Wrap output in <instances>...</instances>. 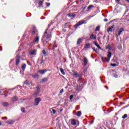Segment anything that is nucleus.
<instances>
[{
    "instance_id": "4c0bfd02",
    "label": "nucleus",
    "mask_w": 129,
    "mask_h": 129,
    "mask_svg": "<svg viewBox=\"0 0 129 129\" xmlns=\"http://www.w3.org/2000/svg\"><path fill=\"white\" fill-rule=\"evenodd\" d=\"M127 117V114H125L122 116V118H126Z\"/></svg>"
},
{
    "instance_id": "a211bd4d",
    "label": "nucleus",
    "mask_w": 129,
    "mask_h": 129,
    "mask_svg": "<svg viewBox=\"0 0 129 129\" xmlns=\"http://www.w3.org/2000/svg\"><path fill=\"white\" fill-rule=\"evenodd\" d=\"M85 49H90V43L86 44L84 46Z\"/></svg>"
},
{
    "instance_id": "b1692460",
    "label": "nucleus",
    "mask_w": 129,
    "mask_h": 129,
    "mask_svg": "<svg viewBox=\"0 0 129 129\" xmlns=\"http://www.w3.org/2000/svg\"><path fill=\"white\" fill-rule=\"evenodd\" d=\"M18 100V97L15 96L12 98V101H17Z\"/></svg>"
},
{
    "instance_id": "de8ad7c7",
    "label": "nucleus",
    "mask_w": 129,
    "mask_h": 129,
    "mask_svg": "<svg viewBox=\"0 0 129 129\" xmlns=\"http://www.w3.org/2000/svg\"><path fill=\"white\" fill-rule=\"evenodd\" d=\"M107 21H108V20H107V19H106V18H105V19H104V22H107Z\"/></svg>"
},
{
    "instance_id": "603ef678",
    "label": "nucleus",
    "mask_w": 129,
    "mask_h": 129,
    "mask_svg": "<svg viewBox=\"0 0 129 129\" xmlns=\"http://www.w3.org/2000/svg\"><path fill=\"white\" fill-rule=\"evenodd\" d=\"M95 52H96V53H97V52H98V50L97 49H96V50H95Z\"/></svg>"
},
{
    "instance_id": "8fccbe9b",
    "label": "nucleus",
    "mask_w": 129,
    "mask_h": 129,
    "mask_svg": "<svg viewBox=\"0 0 129 129\" xmlns=\"http://www.w3.org/2000/svg\"><path fill=\"white\" fill-rule=\"evenodd\" d=\"M118 48L119 50H121V47L120 46H118Z\"/></svg>"
},
{
    "instance_id": "49530a36",
    "label": "nucleus",
    "mask_w": 129,
    "mask_h": 129,
    "mask_svg": "<svg viewBox=\"0 0 129 129\" xmlns=\"http://www.w3.org/2000/svg\"><path fill=\"white\" fill-rule=\"evenodd\" d=\"M43 62H44V60L42 59L40 62V64H43Z\"/></svg>"
},
{
    "instance_id": "9b49d317",
    "label": "nucleus",
    "mask_w": 129,
    "mask_h": 129,
    "mask_svg": "<svg viewBox=\"0 0 129 129\" xmlns=\"http://www.w3.org/2000/svg\"><path fill=\"white\" fill-rule=\"evenodd\" d=\"M114 28V25H112V26H110L107 30V32L108 33H109L110 32L111 33H112V29Z\"/></svg>"
},
{
    "instance_id": "473e14b6",
    "label": "nucleus",
    "mask_w": 129,
    "mask_h": 129,
    "mask_svg": "<svg viewBox=\"0 0 129 129\" xmlns=\"http://www.w3.org/2000/svg\"><path fill=\"white\" fill-rule=\"evenodd\" d=\"M24 84H25L26 85H30V83H29V81H25L24 82Z\"/></svg>"
},
{
    "instance_id": "a878e982",
    "label": "nucleus",
    "mask_w": 129,
    "mask_h": 129,
    "mask_svg": "<svg viewBox=\"0 0 129 129\" xmlns=\"http://www.w3.org/2000/svg\"><path fill=\"white\" fill-rule=\"evenodd\" d=\"M60 71L61 72V73L62 74V75H65V72H64V70H63V69H60Z\"/></svg>"
},
{
    "instance_id": "dca6fc26",
    "label": "nucleus",
    "mask_w": 129,
    "mask_h": 129,
    "mask_svg": "<svg viewBox=\"0 0 129 129\" xmlns=\"http://www.w3.org/2000/svg\"><path fill=\"white\" fill-rule=\"evenodd\" d=\"M90 40H95L96 36H94V34H92L90 36Z\"/></svg>"
},
{
    "instance_id": "864d4df0",
    "label": "nucleus",
    "mask_w": 129,
    "mask_h": 129,
    "mask_svg": "<svg viewBox=\"0 0 129 129\" xmlns=\"http://www.w3.org/2000/svg\"><path fill=\"white\" fill-rule=\"evenodd\" d=\"M116 3H119L120 0H116Z\"/></svg>"
},
{
    "instance_id": "c85d7f7f",
    "label": "nucleus",
    "mask_w": 129,
    "mask_h": 129,
    "mask_svg": "<svg viewBox=\"0 0 129 129\" xmlns=\"http://www.w3.org/2000/svg\"><path fill=\"white\" fill-rule=\"evenodd\" d=\"M75 89L77 91H79V86L78 85L75 86Z\"/></svg>"
},
{
    "instance_id": "e433bc0d",
    "label": "nucleus",
    "mask_w": 129,
    "mask_h": 129,
    "mask_svg": "<svg viewBox=\"0 0 129 129\" xmlns=\"http://www.w3.org/2000/svg\"><path fill=\"white\" fill-rule=\"evenodd\" d=\"M36 32H37V30L35 29L32 32V35H35L36 34Z\"/></svg>"
},
{
    "instance_id": "6e6d98bb",
    "label": "nucleus",
    "mask_w": 129,
    "mask_h": 129,
    "mask_svg": "<svg viewBox=\"0 0 129 129\" xmlns=\"http://www.w3.org/2000/svg\"><path fill=\"white\" fill-rule=\"evenodd\" d=\"M125 1H126V2H127V3H129V0H125Z\"/></svg>"
},
{
    "instance_id": "0e129e2a",
    "label": "nucleus",
    "mask_w": 129,
    "mask_h": 129,
    "mask_svg": "<svg viewBox=\"0 0 129 129\" xmlns=\"http://www.w3.org/2000/svg\"><path fill=\"white\" fill-rule=\"evenodd\" d=\"M82 1H83V0H80V2H82Z\"/></svg>"
},
{
    "instance_id": "1a4fd4ad",
    "label": "nucleus",
    "mask_w": 129,
    "mask_h": 129,
    "mask_svg": "<svg viewBox=\"0 0 129 129\" xmlns=\"http://www.w3.org/2000/svg\"><path fill=\"white\" fill-rule=\"evenodd\" d=\"M83 62L84 63V66H86L87 63H88V59H87V58L84 57L83 59Z\"/></svg>"
},
{
    "instance_id": "4be33fe9",
    "label": "nucleus",
    "mask_w": 129,
    "mask_h": 129,
    "mask_svg": "<svg viewBox=\"0 0 129 129\" xmlns=\"http://www.w3.org/2000/svg\"><path fill=\"white\" fill-rule=\"evenodd\" d=\"M50 112L53 113V114H55V113H56V110L53 109V108H51L50 109Z\"/></svg>"
},
{
    "instance_id": "f704fd0d",
    "label": "nucleus",
    "mask_w": 129,
    "mask_h": 129,
    "mask_svg": "<svg viewBox=\"0 0 129 129\" xmlns=\"http://www.w3.org/2000/svg\"><path fill=\"white\" fill-rule=\"evenodd\" d=\"M36 92H40V87L37 86L36 87Z\"/></svg>"
},
{
    "instance_id": "f257e3e1",
    "label": "nucleus",
    "mask_w": 129,
    "mask_h": 129,
    "mask_svg": "<svg viewBox=\"0 0 129 129\" xmlns=\"http://www.w3.org/2000/svg\"><path fill=\"white\" fill-rule=\"evenodd\" d=\"M44 36L43 39H44L45 42L48 43L49 41H51V38H52V35L51 34V31L47 29L46 30L45 32L44 33Z\"/></svg>"
},
{
    "instance_id": "a19ab883",
    "label": "nucleus",
    "mask_w": 129,
    "mask_h": 129,
    "mask_svg": "<svg viewBox=\"0 0 129 129\" xmlns=\"http://www.w3.org/2000/svg\"><path fill=\"white\" fill-rule=\"evenodd\" d=\"M96 46V47H97V48H98V49H101V48L100 47V46H99V44H97Z\"/></svg>"
},
{
    "instance_id": "cd10ccee",
    "label": "nucleus",
    "mask_w": 129,
    "mask_h": 129,
    "mask_svg": "<svg viewBox=\"0 0 129 129\" xmlns=\"http://www.w3.org/2000/svg\"><path fill=\"white\" fill-rule=\"evenodd\" d=\"M81 80H82V77H81V76H80L78 80V82L81 83Z\"/></svg>"
},
{
    "instance_id": "7ed1b4c3",
    "label": "nucleus",
    "mask_w": 129,
    "mask_h": 129,
    "mask_svg": "<svg viewBox=\"0 0 129 129\" xmlns=\"http://www.w3.org/2000/svg\"><path fill=\"white\" fill-rule=\"evenodd\" d=\"M83 24H86V21L85 20L79 21L78 23L74 26V28L76 30L79 27V26H81V25H83Z\"/></svg>"
},
{
    "instance_id": "bf43d9fd",
    "label": "nucleus",
    "mask_w": 129,
    "mask_h": 129,
    "mask_svg": "<svg viewBox=\"0 0 129 129\" xmlns=\"http://www.w3.org/2000/svg\"><path fill=\"white\" fill-rule=\"evenodd\" d=\"M2 119H5V117H2Z\"/></svg>"
},
{
    "instance_id": "4d7b16f0",
    "label": "nucleus",
    "mask_w": 129,
    "mask_h": 129,
    "mask_svg": "<svg viewBox=\"0 0 129 129\" xmlns=\"http://www.w3.org/2000/svg\"><path fill=\"white\" fill-rule=\"evenodd\" d=\"M4 118H5L6 119H8V117H5Z\"/></svg>"
},
{
    "instance_id": "2eb2a0df",
    "label": "nucleus",
    "mask_w": 129,
    "mask_h": 129,
    "mask_svg": "<svg viewBox=\"0 0 129 129\" xmlns=\"http://www.w3.org/2000/svg\"><path fill=\"white\" fill-rule=\"evenodd\" d=\"M48 81V78H43L42 80L40 81V83H44Z\"/></svg>"
},
{
    "instance_id": "2f4dec72",
    "label": "nucleus",
    "mask_w": 129,
    "mask_h": 129,
    "mask_svg": "<svg viewBox=\"0 0 129 129\" xmlns=\"http://www.w3.org/2000/svg\"><path fill=\"white\" fill-rule=\"evenodd\" d=\"M33 78H39V75L36 74L33 76Z\"/></svg>"
},
{
    "instance_id": "72a5a7b5",
    "label": "nucleus",
    "mask_w": 129,
    "mask_h": 129,
    "mask_svg": "<svg viewBox=\"0 0 129 129\" xmlns=\"http://www.w3.org/2000/svg\"><path fill=\"white\" fill-rule=\"evenodd\" d=\"M99 30H100V27L97 26L95 31L97 32L98 31H99Z\"/></svg>"
},
{
    "instance_id": "5fc2aeb1",
    "label": "nucleus",
    "mask_w": 129,
    "mask_h": 129,
    "mask_svg": "<svg viewBox=\"0 0 129 129\" xmlns=\"http://www.w3.org/2000/svg\"><path fill=\"white\" fill-rule=\"evenodd\" d=\"M67 23H66L65 24H64V26L66 27V28H67Z\"/></svg>"
},
{
    "instance_id": "13d9d810",
    "label": "nucleus",
    "mask_w": 129,
    "mask_h": 129,
    "mask_svg": "<svg viewBox=\"0 0 129 129\" xmlns=\"http://www.w3.org/2000/svg\"><path fill=\"white\" fill-rule=\"evenodd\" d=\"M2 125V122L0 121V126Z\"/></svg>"
},
{
    "instance_id": "c756f323",
    "label": "nucleus",
    "mask_w": 129,
    "mask_h": 129,
    "mask_svg": "<svg viewBox=\"0 0 129 129\" xmlns=\"http://www.w3.org/2000/svg\"><path fill=\"white\" fill-rule=\"evenodd\" d=\"M34 42H39V37L38 36H37L35 38Z\"/></svg>"
},
{
    "instance_id": "393cba45",
    "label": "nucleus",
    "mask_w": 129,
    "mask_h": 129,
    "mask_svg": "<svg viewBox=\"0 0 129 129\" xmlns=\"http://www.w3.org/2000/svg\"><path fill=\"white\" fill-rule=\"evenodd\" d=\"M44 3V1H39L38 7H42L43 6V4Z\"/></svg>"
},
{
    "instance_id": "0eeeda50",
    "label": "nucleus",
    "mask_w": 129,
    "mask_h": 129,
    "mask_svg": "<svg viewBox=\"0 0 129 129\" xmlns=\"http://www.w3.org/2000/svg\"><path fill=\"white\" fill-rule=\"evenodd\" d=\"M122 32H124V28H120L118 30V33H117V35L116 36V37H118V36H120V35H121V33H122Z\"/></svg>"
},
{
    "instance_id": "c03bdc74",
    "label": "nucleus",
    "mask_w": 129,
    "mask_h": 129,
    "mask_svg": "<svg viewBox=\"0 0 129 129\" xmlns=\"http://www.w3.org/2000/svg\"><path fill=\"white\" fill-rule=\"evenodd\" d=\"M42 53H43V54H46V51H45V50H43Z\"/></svg>"
},
{
    "instance_id": "9d476101",
    "label": "nucleus",
    "mask_w": 129,
    "mask_h": 129,
    "mask_svg": "<svg viewBox=\"0 0 129 129\" xmlns=\"http://www.w3.org/2000/svg\"><path fill=\"white\" fill-rule=\"evenodd\" d=\"M73 76L74 77H76L77 78L80 77V75L78 73H76L75 71H73Z\"/></svg>"
},
{
    "instance_id": "ea45409f",
    "label": "nucleus",
    "mask_w": 129,
    "mask_h": 129,
    "mask_svg": "<svg viewBox=\"0 0 129 129\" xmlns=\"http://www.w3.org/2000/svg\"><path fill=\"white\" fill-rule=\"evenodd\" d=\"M111 66H112L113 67H115V66H116V64H115V63H111Z\"/></svg>"
},
{
    "instance_id": "f3484780",
    "label": "nucleus",
    "mask_w": 129,
    "mask_h": 129,
    "mask_svg": "<svg viewBox=\"0 0 129 129\" xmlns=\"http://www.w3.org/2000/svg\"><path fill=\"white\" fill-rule=\"evenodd\" d=\"M29 53H30V55H36V50H35V49L31 50Z\"/></svg>"
},
{
    "instance_id": "412c9836",
    "label": "nucleus",
    "mask_w": 129,
    "mask_h": 129,
    "mask_svg": "<svg viewBox=\"0 0 129 129\" xmlns=\"http://www.w3.org/2000/svg\"><path fill=\"white\" fill-rule=\"evenodd\" d=\"M68 17H69V18H71V19H74V18L75 17V15H73V14H69L68 15Z\"/></svg>"
},
{
    "instance_id": "f03ea898",
    "label": "nucleus",
    "mask_w": 129,
    "mask_h": 129,
    "mask_svg": "<svg viewBox=\"0 0 129 129\" xmlns=\"http://www.w3.org/2000/svg\"><path fill=\"white\" fill-rule=\"evenodd\" d=\"M108 54L107 55V58L106 57H102V60L103 62H107L108 63V62H109V60H110V58H111V55H112V54L111 53V52L108 51L107 52Z\"/></svg>"
},
{
    "instance_id": "052dcab7",
    "label": "nucleus",
    "mask_w": 129,
    "mask_h": 129,
    "mask_svg": "<svg viewBox=\"0 0 129 129\" xmlns=\"http://www.w3.org/2000/svg\"><path fill=\"white\" fill-rule=\"evenodd\" d=\"M126 12H128V10H126V12H125V13H126Z\"/></svg>"
},
{
    "instance_id": "69168bd1",
    "label": "nucleus",
    "mask_w": 129,
    "mask_h": 129,
    "mask_svg": "<svg viewBox=\"0 0 129 129\" xmlns=\"http://www.w3.org/2000/svg\"><path fill=\"white\" fill-rule=\"evenodd\" d=\"M60 111H62V110H60Z\"/></svg>"
},
{
    "instance_id": "ddd939ff",
    "label": "nucleus",
    "mask_w": 129,
    "mask_h": 129,
    "mask_svg": "<svg viewBox=\"0 0 129 129\" xmlns=\"http://www.w3.org/2000/svg\"><path fill=\"white\" fill-rule=\"evenodd\" d=\"M46 72H47L46 70H40L38 71V73H39L40 74H41L42 75H43V74H45Z\"/></svg>"
},
{
    "instance_id": "338daca9",
    "label": "nucleus",
    "mask_w": 129,
    "mask_h": 129,
    "mask_svg": "<svg viewBox=\"0 0 129 129\" xmlns=\"http://www.w3.org/2000/svg\"><path fill=\"white\" fill-rule=\"evenodd\" d=\"M47 2H49V0H47Z\"/></svg>"
},
{
    "instance_id": "774afa93",
    "label": "nucleus",
    "mask_w": 129,
    "mask_h": 129,
    "mask_svg": "<svg viewBox=\"0 0 129 129\" xmlns=\"http://www.w3.org/2000/svg\"><path fill=\"white\" fill-rule=\"evenodd\" d=\"M77 110H78V109H77Z\"/></svg>"
},
{
    "instance_id": "f8f14e48",
    "label": "nucleus",
    "mask_w": 129,
    "mask_h": 129,
    "mask_svg": "<svg viewBox=\"0 0 129 129\" xmlns=\"http://www.w3.org/2000/svg\"><path fill=\"white\" fill-rule=\"evenodd\" d=\"M15 122V121L14 120H9L6 121V123H7L8 124H14Z\"/></svg>"
},
{
    "instance_id": "6ab92c4d",
    "label": "nucleus",
    "mask_w": 129,
    "mask_h": 129,
    "mask_svg": "<svg viewBox=\"0 0 129 129\" xmlns=\"http://www.w3.org/2000/svg\"><path fill=\"white\" fill-rule=\"evenodd\" d=\"M39 93L40 92H35L33 95V97H37L39 95Z\"/></svg>"
},
{
    "instance_id": "58836bf2",
    "label": "nucleus",
    "mask_w": 129,
    "mask_h": 129,
    "mask_svg": "<svg viewBox=\"0 0 129 129\" xmlns=\"http://www.w3.org/2000/svg\"><path fill=\"white\" fill-rule=\"evenodd\" d=\"M21 111H22V112H26V110L25 109V108H21Z\"/></svg>"
},
{
    "instance_id": "c9c22d12",
    "label": "nucleus",
    "mask_w": 129,
    "mask_h": 129,
    "mask_svg": "<svg viewBox=\"0 0 129 129\" xmlns=\"http://www.w3.org/2000/svg\"><path fill=\"white\" fill-rule=\"evenodd\" d=\"M73 97H74V96L73 95H71L70 96V100H72L73 99Z\"/></svg>"
},
{
    "instance_id": "6e6552de",
    "label": "nucleus",
    "mask_w": 129,
    "mask_h": 129,
    "mask_svg": "<svg viewBox=\"0 0 129 129\" xmlns=\"http://www.w3.org/2000/svg\"><path fill=\"white\" fill-rule=\"evenodd\" d=\"M105 49L106 50H108V52H110L109 51H113V48H112V47L109 44L107 45L105 47Z\"/></svg>"
},
{
    "instance_id": "37998d69",
    "label": "nucleus",
    "mask_w": 129,
    "mask_h": 129,
    "mask_svg": "<svg viewBox=\"0 0 129 129\" xmlns=\"http://www.w3.org/2000/svg\"><path fill=\"white\" fill-rule=\"evenodd\" d=\"M45 4L46 5L47 7L48 8V7L50 6V3H46Z\"/></svg>"
},
{
    "instance_id": "20e7f679",
    "label": "nucleus",
    "mask_w": 129,
    "mask_h": 129,
    "mask_svg": "<svg viewBox=\"0 0 129 129\" xmlns=\"http://www.w3.org/2000/svg\"><path fill=\"white\" fill-rule=\"evenodd\" d=\"M41 102V98H36L34 100V105L35 106H37V105H39V103Z\"/></svg>"
},
{
    "instance_id": "4468645a",
    "label": "nucleus",
    "mask_w": 129,
    "mask_h": 129,
    "mask_svg": "<svg viewBox=\"0 0 129 129\" xmlns=\"http://www.w3.org/2000/svg\"><path fill=\"white\" fill-rule=\"evenodd\" d=\"M82 42V39L81 38H79L77 41V46H80V44Z\"/></svg>"
},
{
    "instance_id": "e2e57ef3",
    "label": "nucleus",
    "mask_w": 129,
    "mask_h": 129,
    "mask_svg": "<svg viewBox=\"0 0 129 129\" xmlns=\"http://www.w3.org/2000/svg\"><path fill=\"white\" fill-rule=\"evenodd\" d=\"M12 62H13V60H12L11 61V63H12Z\"/></svg>"
},
{
    "instance_id": "7c9ffc66",
    "label": "nucleus",
    "mask_w": 129,
    "mask_h": 129,
    "mask_svg": "<svg viewBox=\"0 0 129 129\" xmlns=\"http://www.w3.org/2000/svg\"><path fill=\"white\" fill-rule=\"evenodd\" d=\"M3 106H8L9 105V104L7 102H4L2 103Z\"/></svg>"
},
{
    "instance_id": "5701e85b",
    "label": "nucleus",
    "mask_w": 129,
    "mask_h": 129,
    "mask_svg": "<svg viewBox=\"0 0 129 129\" xmlns=\"http://www.w3.org/2000/svg\"><path fill=\"white\" fill-rule=\"evenodd\" d=\"M92 8H94V6L90 5L89 7H88L87 10H88V11H90V10H91V9H92Z\"/></svg>"
},
{
    "instance_id": "aec40b11",
    "label": "nucleus",
    "mask_w": 129,
    "mask_h": 129,
    "mask_svg": "<svg viewBox=\"0 0 129 129\" xmlns=\"http://www.w3.org/2000/svg\"><path fill=\"white\" fill-rule=\"evenodd\" d=\"M26 67H27V65L25 63H23L22 66V69L23 71H25V69H26Z\"/></svg>"
},
{
    "instance_id": "a18cd8bd",
    "label": "nucleus",
    "mask_w": 129,
    "mask_h": 129,
    "mask_svg": "<svg viewBox=\"0 0 129 129\" xmlns=\"http://www.w3.org/2000/svg\"><path fill=\"white\" fill-rule=\"evenodd\" d=\"M93 44H94V45H95V46H96V45H97V43H96V42H95V41L93 42Z\"/></svg>"
},
{
    "instance_id": "09e8293b",
    "label": "nucleus",
    "mask_w": 129,
    "mask_h": 129,
    "mask_svg": "<svg viewBox=\"0 0 129 129\" xmlns=\"http://www.w3.org/2000/svg\"><path fill=\"white\" fill-rule=\"evenodd\" d=\"M93 51H95L96 49H95V47H93L92 48Z\"/></svg>"
},
{
    "instance_id": "79ce46f5",
    "label": "nucleus",
    "mask_w": 129,
    "mask_h": 129,
    "mask_svg": "<svg viewBox=\"0 0 129 129\" xmlns=\"http://www.w3.org/2000/svg\"><path fill=\"white\" fill-rule=\"evenodd\" d=\"M63 92H64V89H61L60 91V93H63Z\"/></svg>"
},
{
    "instance_id": "bb28decb",
    "label": "nucleus",
    "mask_w": 129,
    "mask_h": 129,
    "mask_svg": "<svg viewBox=\"0 0 129 129\" xmlns=\"http://www.w3.org/2000/svg\"><path fill=\"white\" fill-rule=\"evenodd\" d=\"M77 116H81V111H79L76 113Z\"/></svg>"
},
{
    "instance_id": "39448f33",
    "label": "nucleus",
    "mask_w": 129,
    "mask_h": 129,
    "mask_svg": "<svg viewBox=\"0 0 129 129\" xmlns=\"http://www.w3.org/2000/svg\"><path fill=\"white\" fill-rule=\"evenodd\" d=\"M71 123L72 125H79V122H78V120H75V119H73L71 120Z\"/></svg>"
},
{
    "instance_id": "423d86ee",
    "label": "nucleus",
    "mask_w": 129,
    "mask_h": 129,
    "mask_svg": "<svg viewBox=\"0 0 129 129\" xmlns=\"http://www.w3.org/2000/svg\"><path fill=\"white\" fill-rule=\"evenodd\" d=\"M21 60V56L20 55H17L16 59V65L18 66L20 64V61Z\"/></svg>"
},
{
    "instance_id": "3c124183",
    "label": "nucleus",
    "mask_w": 129,
    "mask_h": 129,
    "mask_svg": "<svg viewBox=\"0 0 129 129\" xmlns=\"http://www.w3.org/2000/svg\"><path fill=\"white\" fill-rule=\"evenodd\" d=\"M85 9H86V6H85V7H84V8H83V11H84V10H85Z\"/></svg>"
},
{
    "instance_id": "680f3d73",
    "label": "nucleus",
    "mask_w": 129,
    "mask_h": 129,
    "mask_svg": "<svg viewBox=\"0 0 129 129\" xmlns=\"http://www.w3.org/2000/svg\"><path fill=\"white\" fill-rule=\"evenodd\" d=\"M2 94V91H0V94Z\"/></svg>"
}]
</instances>
